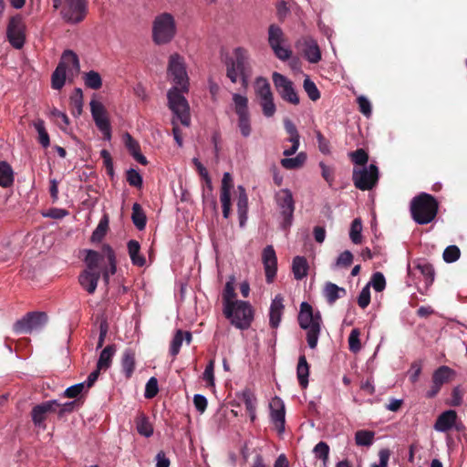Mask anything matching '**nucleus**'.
Here are the masks:
<instances>
[{
  "label": "nucleus",
  "mask_w": 467,
  "mask_h": 467,
  "mask_svg": "<svg viewBox=\"0 0 467 467\" xmlns=\"http://www.w3.org/2000/svg\"><path fill=\"white\" fill-rule=\"evenodd\" d=\"M177 34V24L172 14L163 12L152 22V39L157 45L170 43Z\"/></svg>",
  "instance_id": "39448f33"
},
{
  "label": "nucleus",
  "mask_w": 467,
  "mask_h": 467,
  "mask_svg": "<svg viewBox=\"0 0 467 467\" xmlns=\"http://www.w3.org/2000/svg\"><path fill=\"white\" fill-rule=\"evenodd\" d=\"M272 79L278 94L285 101L293 105L299 104V97L290 79L278 72L273 73Z\"/></svg>",
  "instance_id": "2eb2a0df"
},
{
  "label": "nucleus",
  "mask_w": 467,
  "mask_h": 467,
  "mask_svg": "<svg viewBox=\"0 0 467 467\" xmlns=\"http://www.w3.org/2000/svg\"><path fill=\"white\" fill-rule=\"evenodd\" d=\"M234 187L233 177L229 172H224L222 179L220 201L223 208V216L227 219L231 213V191Z\"/></svg>",
  "instance_id": "aec40b11"
},
{
  "label": "nucleus",
  "mask_w": 467,
  "mask_h": 467,
  "mask_svg": "<svg viewBox=\"0 0 467 467\" xmlns=\"http://www.w3.org/2000/svg\"><path fill=\"white\" fill-rule=\"evenodd\" d=\"M223 315L231 324L241 330L247 329L254 319V310L249 302L236 301L223 307Z\"/></svg>",
  "instance_id": "423d86ee"
},
{
  "label": "nucleus",
  "mask_w": 467,
  "mask_h": 467,
  "mask_svg": "<svg viewBox=\"0 0 467 467\" xmlns=\"http://www.w3.org/2000/svg\"><path fill=\"white\" fill-rule=\"evenodd\" d=\"M250 73L249 57L245 49L237 47L234 50V57L226 62V75L233 83H236L239 79L243 83L247 82Z\"/></svg>",
  "instance_id": "0eeeda50"
},
{
  "label": "nucleus",
  "mask_w": 467,
  "mask_h": 467,
  "mask_svg": "<svg viewBox=\"0 0 467 467\" xmlns=\"http://www.w3.org/2000/svg\"><path fill=\"white\" fill-rule=\"evenodd\" d=\"M268 43L273 49L275 55L283 61L290 58L292 51L290 48L284 45L285 34L280 26L271 25L268 28Z\"/></svg>",
  "instance_id": "ddd939ff"
},
{
  "label": "nucleus",
  "mask_w": 467,
  "mask_h": 467,
  "mask_svg": "<svg viewBox=\"0 0 467 467\" xmlns=\"http://www.w3.org/2000/svg\"><path fill=\"white\" fill-rule=\"evenodd\" d=\"M158 391V380L156 378L151 377L146 383L144 396L147 399H152L157 395Z\"/></svg>",
  "instance_id": "13d9d810"
},
{
  "label": "nucleus",
  "mask_w": 467,
  "mask_h": 467,
  "mask_svg": "<svg viewBox=\"0 0 467 467\" xmlns=\"http://www.w3.org/2000/svg\"><path fill=\"white\" fill-rule=\"evenodd\" d=\"M254 92L259 100L263 114L266 118L274 116L276 108L268 80L265 78H257L254 82Z\"/></svg>",
  "instance_id": "9d476101"
},
{
  "label": "nucleus",
  "mask_w": 467,
  "mask_h": 467,
  "mask_svg": "<svg viewBox=\"0 0 467 467\" xmlns=\"http://www.w3.org/2000/svg\"><path fill=\"white\" fill-rule=\"evenodd\" d=\"M303 45V54L306 59L312 64H316L321 60V51L315 39L312 37H305L298 44Z\"/></svg>",
  "instance_id": "5701e85b"
},
{
  "label": "nucleus",
  "mask_w": 467,
  "mask_h": 467,
  "mask_svg": "<svg viewBox=\"0 0 467 467\" xmlns=\"http://www.w3.org/2000/svg\"><path fill=\"white\" fill-rule=\"evenodd\" d=\"M202 379L207 383L208 386H210V387L214 386V360L213 359L210 360L208 365L206 366V368L202 373Z\"/></svg>",
  "instance_id": "4d7b16f0"
},
{
  "label": "nucleus",
  "mask_w": 467,
  "mask_h": 467,
  "mask_svg": "<svg viewBox=\"0 0 467 467\" xmlns=\"http://www.w3.org/2000/svg\"><path fill=\"white\" fill-rule=\"evenodd\" d=\"M51 114L57 119V124L61 129H65L66 126L68 125L69 119L66 113L55 109L51 111Z\"/></svg>",
  "instance_id": "774afa93"
},
{
  "label": "nucleus",
  "mask_w": 467,
  "mask_h": 467,
  "mask_svg": "<svg viewBox=\"0 0 467 467\" xmlns=\"http://www.w3.org/2000/svg\"><path fill=\"white\" fill-rule=\"evenodd\" d=\"M168 77L173 83L167 92L168 107L184 127L191 124L190 105L184 96L189 91V78L184 59L179 54H172L169 59Z\"/></svg>",
  "instance_id": "f257e3e1"
},
{
  "label": "nucleus",
  "mask_w": 467,
  "mask_h": 467,
  "mask_svg": "<svg viewBox=\"0 0 467 467\" xmlns=\"http://www.w3.org/2000/svg\"><path fill=\"white\" fill-rule=\"evenodd\" d=\"M90 110L98 129L103 134L104 139L109 140L111 139V127L104 106L99 101L91 100Z\"/></svg>",
  "instance_id": "f3484780"
},
{
  "label": "nucleus",
  "mask_w": 467,
  "mask_h": 467,
  "mask_svg": "<svg viewBox=\"0 0 467 467\" xmlns=\"http://www.w3.org/2000/svg\"><path fill=\"white\" fill-rule=\"evenodd\" d=\"M67 70L62 65H57V68L51 77V85L54 89L59 90L63 88L66 82Z\"/></svg>",
  "instance_id": "58836bf2"
},
{
  "label": "nucleus",
  "mask_w": 467,
  "mask_h": 467,
  "mask_svg": "<svg viewBox=\"0 0 467 467\" xmlns=\"http://www.w3.org/2000/svg\"><path fill=\"white\" fill-rule=\"evenodd\" d=\"M108 228V220L107 218H104L100 220L99 223L98 224L97 228L92 234L91 239L93 242L100 241L103 236L106 234Z\"/></svg>",
  "instance_id": "e2e57ef3"
},
{
  "label": "nucleus",
  "mask_w": 467,
  "mask_h": 467,
  "mask_svg": "<svg viewBox=\"0 0 467 467\" xmlns=\"http://www.w3.org/2000/svg\"><path fill=\"white\" fill-rule=\"evenodd\" d=\"M358 104L360 112L365 116L369 117L371 114V104L369 100L364 96H359L358 98Z\"/></svg>",
  "instance_id": "69168bd1"
},
{
  "label": "nucleus",
  "mask_w": 467,
  "mask_h": 467,
  "mask_svg": "<svg viewBox=\"0 0 467 467\" xmlns=\"http://www.w3.org/2000/svg\"><path fill=\"white\" fill-rule=\"evenodd\" d=\"M116 353V348L114 345L107 346L101 352L97 363V368L99 370H106L110 365L112 358Z\"/></svg>",
  "instance_id": "72a5a7b5"
},
{
  "label": "nucleus",
  "mask_w": 467,
  "mask_h": 467,
  "mask_svg": "<svg viewBox=\"0 0 467 467\" xmlns=\"http://www.w3.org/2000/svg\"><path fill=\"white\" fill-rule=\"evenodd\" d=\"M284 126L286 130V132L290 135L289 141L290 142H296L300 141V136L297 131V129L296 125L288 119H285L284 120Z\"/></svg>",
  "instance_id": "6e6d98bb"
},
{
  "label": "nucleus",
  "mask_w": 467,
  "mask_h": 467,
  "mask_svg": "<svg viewBox=\"0 0 467 467\" xmlns=\"http://www.w3.org/2000/svg\"><path fill=\"white\" fill-rule=\"evenodd\" d=\"M127 182L130 185L140 188L142 185L141 175L134 169L127 171Z\"/></svg>",
  "instance_id": "680f3d73"
},
{
  "label": "nucleus",
  "mask_w": 467,
  "mask_h": 467,
  "mask_svg": "<svg viewBox=\"0 0 467 467\" xmlns=\"http://www.w3.org/2000/svg\"><path fill=\"white\" fill-rule=\"evenodd\" d=\"M77 401H68L63 404L58 402V405L56 406V410L54 412L57 413L59 418L64 417L66 414L71 413L74 411Z\"/></svg>",
  "instance_id": "bf43d9fd"
},
{
  "label": "nucleus",
  "mask_w": 467,
  "mask_h": 467,
  "mask_svg": "<svg viewBox=\"0 0 467 467\" xmlns=\"http://www.w3.org/2000/svg\"><path fill=\"white\" fill-rule=\"evenodd\" d=\"M351 161L357 165H364L368 162V153L363 149H358L349 153Z\"/></svg>",
  "instance_id": "052dcab7"
},
{
  "label": "nucleus",
  "mask_w": 467,
  "mask_h": 467,
  "mask_svg": "<svg viewBox=\"0 0 467 467\" xmlns=\"http://www.w3.org/2000/svg\"><path fill=\"white\" fill-rule=\"evenodd\" d=\"M36 130L37 131L38 133V140H39V143L44 147V148H47L49 146L50 144V140H49V136L46 130V128H45V122L44 120L42 119H36V121H34L33 123Z\"/></svg>",
  "instance_id": "a18cd8bd"
},
{
  "label": "nucleus",
  "mask_w": 467,
  "mask_h": 467,
  "mask_svg": "<svg viewBox=\"0 0 467 467\" xmlns=\"http://www.w3.org/2000/svg\"><path fill=\"white\" fill-rule=\"evenodd\" d=\"M83 80L86 87L91 89H99L102 86V78L100 75L94 70L86 72L83 76Z\"/></svg>",
  "instance_id": "ea45409f"
},
{
  "label": "nucleus",
  "mask_w": 467,
  "mask_h": 467,
  "mask_svg": "<svg viewBox=\"0 0 467 467\" xmlns=\"http://www.w3.org/2000/svg\"><path fill=\"white\" fill-rule=\"evenodd\" d=\"M239 195L237 200V212L239 216L240 225L243 227L247 220L248 212V198L245 192V189L239 185L238 186Z\"/></svg>",
  "instance_id": "a878e982"
},
{
  "label": "nucleus",
  "mask_w": 467,
  "mask_h": 467,
  "mask_svg": "<svg viewBox=\"0 0 467 467\" xmlns=\"http://www.w3.org/2000/svg\"><path fill=\"white\" fill-rule=\"evenodd\" d=\"M347 294L346 289L337 285L334 283L327 282L325 285L324 296L328 304H334L337 299L345 296Z\"/></svg>",
  "instance_id": "c85d7f7f"
},
{
  "label": "nucleus",
  "mask_w": 467,
  "mask_h": 467,
  "mask_svg": "<svg viewBox=\"0 0 467 467\" xmlns=\"http://www.w3.org/2000/svg\"><path fill=\"white\" fill-rule=\"evenodd\" d=\"M235 297L236 294L234 292V278H232L224 286L223 293V307L238 301Z\"/></svg>",
  "instance_id": "49530a36"
},
{
  "label": "nucleus",
  "mask_w": 467,
  "mask_h": 467,
  "mask_svg": "<svg viewBox=\"0 0 467 467\" xmlns=\"http://www.w3.org/2000/svg\"><path fill=\"white\" fill-rule=\"evenodd\" d=\"M292 272L296 280H302L307 275L308 263L304 256H296L292 263Z\"/></svg>",
  "instance_id": "7c9ffc66"
},
{
  "label": "nucleus",
  "mask_w": 467,
  "mask_h": 467,
  "mask_svg": "<svg viewBox=\"0 0 467 467\" xmlns=\"http://www.w3.org/2000/svg\"><path fill=\"white\" fill-rule=\"evenodd\" d=\"M370 303V290L369 284L365 285L359 293L358 297V304L361 308H366Z\"/></svg>",
  "instance_id": "0e129e2a"
},
{
  "label": "nucleus",
  "mask_w": 467,
  "mask_h": 467,
  "mask_svg": "<svg viewBox=\"0 0 467 467\" xmlns=\"http://www.w3.org/2000/svg\"><path fill=\"white\" fill-rule=\"evenodd\" d=\"M284 298L281 295H276L272 300L269 309V325L272 328H277L280 325L284 313Z\"/></svg>",
  "instance_id": "b1692460"
},
{
  "label": "nucleus",
  "mask_w": 467,
  "mask_h": 467,
  "mask_svg": "<svg viewBox=\"0 0 467 467\" xmlns=\"http://www.w3.org/2000/svg\"><path fill=\"white\" fill-rule=\"evenodd\" d=\"M362 221L360 218H356L352 221L350 231H349V238L355 244H359L362 243Z\"/></svg>",
  "instance_id": "c03bdc74"
},
{
  "label": "nucleus",
  "mask_w": 467,
  "mask_h": 467,
  "mask_svg": "<svg viewBox=\"0 0 467 467\" xmlns=\"http://www.w3.org/2000/svg\"><path fill=\"white\" fill-rule=\"evenodd\" d=\"M275 202L279 213V223L283 230H287L293 223L295 200L289 189H281L275 194Z\"/></svg>",
  "instance_id": "1a4fd4ad"
},
{
  "label": "nucleus",
  "mask_w": 467,
  "mask_h": 467,
  "mask_svg": "<svg viewBox=\"0 0 467 467\" xmlns=\"http://www.w3.org/2000/svg\"><path fill=\"white\" fill-rule=\"evenodd\" d=\"M390 451L389 449H381L379 451V463H372L370 467H388Z\"/></svg>",
  "instance_id": "338daca9"
},
{
  "label": "nucleus",
  "mask_w": 467,
  "mask_h": 467,
  "mask_svg": "<svg viewBox=\"0 0 467 467\" xmlns=\"http://www.w3.org/2000/svg\"><path fill=\"white\" fill-rule=\"evenodd\" d=\"M59 65L67 70V74L76 75L80 70L79 59L77 54L71 50H66L63 52Z\"/></svg>",
  "instance_id": "393cba45"
},
{
  "label": "nucleus",
  "mask_w": 467,
  "mask_h": 467,
  "mask_svg": "<svg viewBox=\"0 0 467 467\" xmlns=\"http://www.w3.org/2000/svg\"><path fill=\"white\" fill-rule=\"evenodd\" d=\"M353 262V254L350 251L346 250L342 252L337 258L336 263L333 265V269L337 268H347L351 265Z\"/></svg>",
  "instance_id": "09e8293b"
},
{
  "label": "nucleus",
  "mask_w": 467,
  "mask_h": 467,
  "mask_svg": "<svg viewBox=\"0 0 467 467\" xmlns=\"http://www.w3.org/2000/svg\"><path fill=\"white\" fill-rule=\"evenodd\" d=\"M57 405L58 401L57 400H51L35 406L31 412L32 420L34 424L37 427L45 429V420L47 419V414L54 412L56 410V406Z\"/></svg>",
  "instance_id": "6ab92c4d"
},
{
  "label": "nucleus",
  "mask_w": 467,
  "mask_h": 467,
  "mask_svg": "<svg viewBox=\"0 0 467 467\" xmlns=\"http://www.w3.org/2000/svg\"><path fill=\"white\" fill-rule=\"evenodd\" d=\"M368 284L369 285H371L377 292H381L385 289L386 280L382 273L377 272L373 274Z\"/></svg>",
  "instance_id": "864d4df0"
},
{
  "label": "nucleus",
  "mask_w": 467,
  "mask_h": 467,
  "mask_svg": "<svg viewBox=\"0 0 467 467\" xmlns=\"http://www.w3.org/2000/svg\"><path fill=\"white\" fill-rule=\"evenodd\" d=\"M242 400L245 405V409L250 416L252 421H254L256 418V405L257 400L254 393L246 389L242 392Z\"/></svg>",
  "instance_id": "473e14b6"
},
{
  "label": "nucleus",
  "mask_w": 467,
  "mask_h": 467,
  "mask_svg": "<svg viewBox=\"0 0 467 467\" xmlns=\"http://www.w3.org/2000/svg\"><path fill=\"white\" fill-rule=\"evenodd\" d=\"M84 391H88L85 389V385L83 383H78L67 388L63 393V397L69 399L78 398Z\"/></svg>",
  "instance_id": "5fc2aeb1"
},
{
  "label": "nucleus",
  "mask_w": 467,
  "mask_h": 467,
  "mask_svg": "<svg viewBox=\"0 0 467 467\" xmlns=\"http://www.w3.org/2000/svg\"><path fill=\"white\" fill-rule=\"evenodd\" d=\"M270 418L279 433L285 431V403L279 397H275L271 400L270 404Z\"/></svg>",
  "instance_id": "a211bd4d"
},
{
  "label": "nucleus",
  "mask_w": 467,
  "mask_h": 467,
  "mask_svg": "<svg viewBox=\"0 0 467 467\" xmlns=\"http://www.w3.org/2000/svg\"><path fill=\"white\" fill-rule=\"evenodd\" d=\"M296 376L299 385L303 389H306L308 385L309 365L304 355H301L298 358V363L296 367Z\"/></svg>",
  "instance_id": "2f4dec72"
},
{
  "label": "nucleus",
  "mask_w": 467,
  "mask_h": 467,
  "mask_svg": "<svg viewBox=\"0 0 467 467\" xmlns=\"http://www.w3.org/2000/svg\"><path fill=\"white\" fill-rule=\"evenodd\" d=\"M84 262L86 269L79 275L78 282L88 294L95 293L100 275L108 285L109 277L117 271L116 255L109 244H103L101 252L86 250Z\"/></svg>",
  "instance_id": "f03ea898"
},
{
  "label": "nucleus",
  "mask_w": 467,
  "mask_h": 467,
  "mask_svg": "<svg viewBox=\"0 0 467 467\" xmlns=\"http://www.w3.org/2000/svg\"><path fill=\"white\" fill-rule=\"evenodd\" d=\"M453 375L454 371L451 368L441 366L433 372L432 381L441 387L444 383L449 382Z\"/></svg>",
  "instance_id": "f704fd0d"
},
{
  "label": "nucleus",
  "mask_w": 467,
  "mask_h": 467,
  "mask_svg": "<svg viewBox=\"0 0 467 467\" xmlns=\"http://www.w3.org/2000/svg\"><path fill=\"white\" fill-rule=\"evenodd\" d=\"M183 340H185L189 345L192 341V334L188 331L183 332L182 330L178 329L175 332L170 346V353L171 356L175 357L179 354Z\"/></svg>",
  "instance_id": "cd10ccee"
},
{
  "label": "nucleus",
  "mask_w": 467,
  "mask_h": 467,
  "mask_svg": "<svg viewBox=\"0 0 467 467\" xmlns=\"http://www.w3.org/2000/svg\"><path fill=\"white\" fill-rule=\"evenodd\" d=\"M47 317L43 312H31L17 320L13 329L17 334H28L45 326Z\"/></svg>",
  "instance_id": "4468645a"
},
{
  "label": "nucleus",
  "mask_w": 467,
  "mask_h": 467,
  "mask_svg": "<svg viewBox=\"0 0 467 467\" xmlns=\"http://www.w3.org/2000/svg\"><path fill=\"white\" fill-rule=\"evenodd\" d=\"M457 419L458 416L455 410H445L438 416L434 423V430L439 432H447L455 427Z\"/></svg>",
  "instance_id": "4be33fe9"
},
{
  "label": "nucleus",
  "mask_w": 467,
  "mask_h": 467,
  "mask_svg": "<svg viewBox=\"0 0 467 467\" xmlns=\"http://www.w3.org/2000/svg\"><path fill=\"white\" fill-rule=\"evenodd\" d=\"M140 245L138 241L130 240L128 242V252L132 265L136 266H143L146 264L145 257L140 253Z\"/></svg>",
  "instance_id": "c756f323"
},
{
  "label": "nucleus",
  "mask_w": 467,
  "mask_h": 467,
  "mask_svg": "<svg viewBox=\"0 0 467 467\" xmlns=\"http://www.w3.org/2000/svg\"><path fill=\"white\" fill-rule=\"evenodd\" d=\"M14 173L6 161H0V186L9 187L13 184Z\"/></svg>",
  "instance_id": "4c0bfd02"
},
{
  "label": "nucleus",
  "mask_w": 467,
  "mask_h": 467,
  "mask_svg": "<svg viewBox=\"0 0 467 467\" xmlns=\"http://www.w3.org/2000/svg\"><path fill=\"white\" fill-rule=\"evenodd\" d=\"M375 432L372 431L360 430L355 433V441L358 446H370L374 441Z\"/></svg>",
  "instance_id": "37998d69"
},
{
  "label": "nucleus",
  "mask_w": 467,
  "mask_h": 467,
  "mask_svg": "<svg viewBox=\"0 0 467 467\" xmlns=\"http://www.w3.org/2000/svg\"><path fill=\"white\" fill-rule=\"evenodd\" d=\"M122 371L127 379L130 378L135 369V355L130 349L124 351L121 359Z\"/></svg>",
  "instance_id": "c9c22d12"
},
{
  "label": "nucleus",
  "mask_w": 467,
  "mask_h": 467,
  "mask_svg": "<svg viewBox=\"0 0 467 467\" xmlns=\"http://www.w3.org/2000/svg\"><path fill=\"white\" fill-rule=\"evenodd\" d=\"M262 261L267 283H272L277 272V257L272 245H267L262 253Z\"/></svg>",
  "instance_id": "412c9836"
},
{
  "label": "nucleus",
  "mask_w": 467,
  "mask_h": 467,
  "mask_svg": "<svg viewBox=\"0 0 467 467\" xmlns=\"http://www.w3.org/2000/svg\"><path fill=\"white\" fill-rule=\"evenodd\" d=\"M303 87L311 100L317 101L319 99L320 92L317 85L309 78V77H306L304 79Z\"/></svg>",
  "instance_id": "de8ad7c7"
},
{
  "label": "nucleus",
  "mask_w": 467,
  "mask_h": 467,
  "mask_svg": "<svg viewBox=\"0 0 467 467\" xmlns=\"http://www.w3.org/2000/svg\"><path fill=\"white\" fill-rule=\"evenodd\" d=\"M306 161V154L299 152L294 158H285L281 160V165L288 170L300 168Z\"/></svg>",
  "instance_id": "a19ab883"
},
{
  "label": "nucleus",
  "mask_w": 467,
  "mask_h": 467,
  "mask_svg": "<svg viewBox=\"0 0 467 467\" xmlns=\"http://www.w3.org/2000/svg\"><path fill=\"white\" fill-rule=\"evenodd\" d=\"M124 143L130 153L139 163L142 165L148 163L146 157L140 153V144L129 133L124 135Z\"/></svg>",
  "instance_id": "bb28decb"
},
{
  "label": "nucleus",
  "mask_w": 467,
  "mask_h": 467,
  "mask_svg": "<svg viewBox=\"0 0 467 467\" xmlns=\"http://www.w3.org/2000/svg\"><path fill=\"white\" fill-rule=\"evenodd\" d=\"M52 3L54 9H59L62 19L68 24H78L87 15L86 0H52Z\"/></svg>",
  "instance_id": "6e6552de"
},
{
  "label": "nucleus",
  "mask_w": 467,
  "mask_h": 467,
  "mask_svg": "<svg viewBox=\"0 0 467 467\" xmlns=\"http://www.w3.org/2000/svg\"><path fill=\"white\" fill-rule=\"evenodd\" d=\"M25 30L26 25L21 16L17 15L10 18L6 30L7 39L16 49H20L25 44Z\"/></svg>",
  "instance_id": "dca6fc26"
},
{
  "label": "nucleus",
  "mask_w": 467,
  "mask_h": 467,
  "mask_svg": "<svg viewBox=\"0 0 467 467\" xmlns=\"http://www.w3.org/2000/svg\"><path fill=\"white\" fill-rule=\"evenodd\" d=\"M378 180L379 169L375 164L353 171L354 185L361 191L371 190L377 184Z\"/></svg>",
  "instance_id": "f8f14e48"
},
{
  "label": "nucleus",
  "mask_w": 467,
  "mask_h": 467,
  "mask_svg": "<svg viewBox=\"0 0 467 467\" xmlns=\"http://www.w3.org/2000/svg\"><path fill=\"white\" fill-rule=\"evenodd\" d=\"M460 255L461 251L458 246L449 245L445 248L442 257L446 263L451 264L456 262L460 258Z\"/></svg>",
  "instance_id": "8fccbe9b"
},
{
  "label": "nucleus",
  "mask_w": 467,
  "mask_h": 467,
  "mask_svg": "<svg viewBox=\"0 0 467 467\" xmlns=\"http://www.w3.org/2000/svg\"><path fill=\"white\" fill-rule=\"evenodd\" d=\"M316 458L328 462L329 446L325 441H319L313 450Z\"/></svg>",
  "instance_id": "3c124183"
},
{
  "label": "nucleus",
  "mask_w": 467,
  "mask_h": 467,
  "mask_svg": "<svg viewBox=\"0 0 467 467\" xmlns=\"http://www.w3.org/2000/svg\"><path fill=\"white\" fill-rule=\"evenodd\" d=\"M136 428L138 432L144 437H150L153 434V427L150 422L149 419L140 415L136 420Z\"/></svg>",
  "instance_id": "79ce46f5"
},
{
  "label": "nucleus",
  "mask_w": 467,
  "mask_h": 467,
  "mask_svg": "<svg viewBox=\"0 0 467 467\" xmlns=\"http://www.w3.org/2000/svg\"><path fill=\"white\" fill-rule=\"evenodd\" d=\"M233 105L238 116V128L243 137L247 138L252 132L250 114L248 109V99L246 96L234 93Z\"/></svg>",
  "instance_id": "9b49d317"
},
{
  "label": "nucleus",
  "mask_w": 467,
  "mask_h": 467,
  "mask_svg": "<svg viewBox=\"0 0 467 467\" xmlns=\"http://www.w3.org/2000/svg\"><path fill=\"white\" fill-rule=\"evenodd\" d=\"M298 324L306 331V341L310 348L315 349L317 346L322 318L318 311L314 312L313 307L307 302H302L298 314Z\"/></svg>",
  "instance_id": "7ed1b4c3"
},
{
  "label": "nucleus",
  "mask_w": 467,
  "mask_h": 467,
  "mask_svg": "<svg viewBox=\"0 0 467 467\" xmlns=\"http://www.w3.org/2000/svg\"><path fill=\"white\" fill-rule=\"evenodd\" d=\"M131 220L137 229L143 230L145 228L147 218L141 206L137 202L132 205Z\"/></svg>",
  "instance_id": "e433bc0d"
},
{
  "label": "nucleus",
  "mask_w": 467,
  "mask_h": 467,
  "mask_svg": "<svg viewBox=\"0 0 467 467\" xmlns=\"http://www.w3.org/2000/svg\"><path fill=\"white\" fill-rule=\"evenodd\" d=\"M438 202L433 196L422 192L414 197L410 203V213L413 220L418 224L431 223L437 214Z\"/></svg>",
  "instance_id": "20e7f679"
},
{
  "label": "nucleus",
  "mask_w": 467,
  "mask_h": 467,
  "mask_svg": "<svg viewBox=\"0 0 467 467\" xmlns=\"http://www.w3.org/2000/svg\"><path fill=\"white\" fill-rule=\"evenodd\" d=\"M359 336H360L359 330L357 328L352 329V331L350 332V334L348 336L349 349L353 353L358 352L361 348Z\"/></svg>",
  "instance_id": "603ef678"
}]
</instances>
